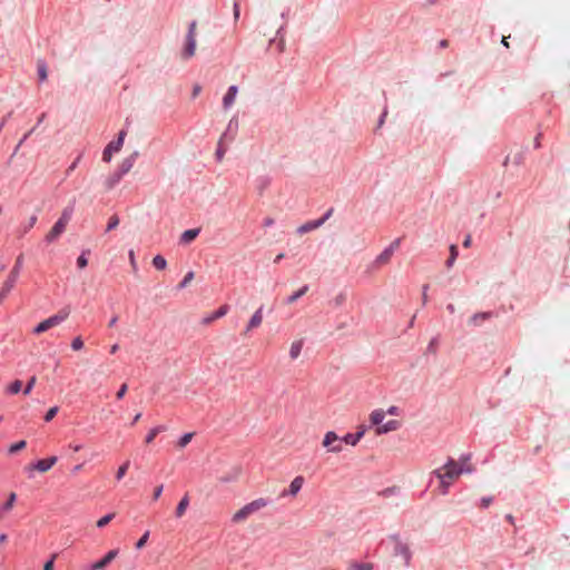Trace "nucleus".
Returning a JSON list of instances; mask_svg holds the SVG:
<instances>
[{"label": "nucleus", "mask_w": 570, "mask_h": 570, "mask_svg": "<svg viewBox=\"0 0 570 570\" xmlns=\"http://www.w3.org/2000/svg\"><path fill=\"white\" fill-rule=\"evenodd\" d=\"M199 233H200V228H191V229L185 230L180 235V243L181 244L191 243L199 235Z\"/></svg>", "instance_id": "b1692460"}, {"label": "nucleus", "mask_w": 570, "mask_h": 570, "mask_svg": "<svg viewBox=\"0 0 570 570\" xmlns=\"http://www.w3.org/2000/svg\"><path fill=\"white\" fill-rule=\"evenodd\" d=\"M385 417V412L382 409L374 410L370 415V421L373 425L380 426Z\"/></svg>", "instance_id": "a878e982"}, {"label": "nucleus", "mask_w": 570, "mask_h": 570, "mask_svg": "<svg viewBox=\"0 0 570 570\" xmlns=\"http://www.w3.org/2000/svg\"><path fill=\"white\" fill-rule=\"evenodd\" d=\"M228 311H229V305L223 304L218 309H216L215 312L203 317L202 324L209 325L212 322L225 316L228 313Z\"/></svg>", "instance_id": "f8f14e48"}, {"label": "nucleus", "mask_w": 570, "mask_h": 570, "mask_svg": "<svg viewBox=\"0 0 570 570\" xmlns=\"http://www.w3.org/2000/svg\"><path fill=\"white\" fill-rule=\"evenodd\" d=\"M73 212H75V200H72L68 206H66L62 212H61V215L59 217V222H62V224L67 225L72 215H73Z\"/></svg>", "instance_id": "5701e85b"}, {"label": "nucleus", "mask_w": 570, "mask_h": 570, "mask_svg": "<svg viewBox=\"0 0 570 570\" xmlns=\"http://www.w3.org/2000/svg\"><path fill=\"white\" fill-rule=\"evenodd\" d=\"M524 158H525V150H520L519 153H517L513 157V164L517 165V166H520L523 164L524 161Z\"/></svg>", "instance_id": "864d4df0"}, {"label": "nucleus", "mask_w": 570, "mask_h": 570, "mask_svg": "<svg viewBox=\"0 0 570 570\" xmlns=\"http://www.w3.org/2000/svg\"><path fill=\"white\" fill-rule=\"evenodd\" d=\"M127 132L126 130H120L117 135V138L111 140L102 151V161L110 163L114 153H118L122 145Z\"/></svg>", "instance_id": "39448f33"}, {"label": "nucleus", "mask_w": 570, "mask_h": 570, "mask_svg": "<svg viewBox=\"0 0 570 570\" xmlns=\"http://www.w3.org/2000/svg\"><path fill=\"white\" fill-rule=\"evenodd\" d=\"M139 156V153L138 151H134L132 154H130L128 157H126L125 159H122V161L120 163V165L118 166V169L124 174H128L130 171V169L132 168L136 159L138 158Z\"/></svg>", "instance_id": "dca6fc26"}, {"label": "nucleus", "mask_w": 570, "mask_h": 570, "mask_svg": "<svg viewBox=\"0 0 570 570\" xmlns=\"http://www.w3.org/2000/svg\"><path fill=\"white\" fill-rule=\"evenodd\" d=\"M118 225H119V217L117 215H112L109 218V222L106 227V232H110V230L115 229Z\"/></svg>", "instance_id": "3c124183"}, {"label": "nucleus", "mask_w": 570, "mask_h": 570, "mask_svg": "<svg viewBox=\"0 0 570 570\" xmlns=\"http://www.w3.org/2000/svg\"><path fill=\"white\" fill-rule=\"evenodd\" d=\"M125 175L117 168L104 181L106 190H111Z\"/></svg>", "instance_id": "a211bd4d"}, {"label": "nucleus", "mask_w": 570, "mask_h": 570, "mask_svg": "<svg viewBox=\"0 0 570 570\" xmlns=\"http://www.w3.org/2000/svg\"><path fill=\"white\" fill-rule=\"evenodd\" d=\"M194 276L195 274L193 271L188 272L183 278V281L177 285V289L185 288L194 279Z\"/></svg>", "instance_id": "a18cd8bd"}, {"label": "nucleus", "mask_w": 570, "mask_h": 570, "mask_svg": "<svg viewBox=\"0 0 570 570\" xmlns=\"http://www.w3.org/2000/svg\"><path fill=\"white\" fill-rule=\"evenodd\" d=\"M439 344H440L439 335L432 337L426 346L425 354L436 355L438 350H439Z\"/></svg>", "instance_id": "7c9ffc66"}, {"label": "nucleus", "mask_w": 570, "mask_h": 570, "mask_svg": "<svg viewBox=\"0 0 570 570\" xmlns=\"http://www.w3.org/2000/svg\"><path fill=\"white\" fill-rule=\"evenodd\" d=\"M66 226L67 225L62 224V222L57 220L46 235L45 240L47 243H53L65 232Z\"/></svg>", "instance_id": "4468645a"}, {"label": "nucleus", "mask_w": 570, "mask_h": 570, "mask_svg": "<svg viewBox=\"0 0 570 570\" xmlns=\"http://www.w3.org/2000/svg\"><path fill=\"white\" fill-rule=\"evenodd\" d=\"M285 26H281L276 32V38L269 40V46L276 43L278 52L285 50V38H284Z\"/></svg>", "instance_id": "aec40b11"}, {"label": "nucleus", "mask_w": 570, "mask_h": 570, "mask_svg": "<svg viewBox=\"0 0 570 570\" xmlns=\"http://www.w3.org/2000/svg\"><path fill=\"white\" fill-rule=\"evenodd\" d=\"M90 252L87 249V250H82V253L79 255V257L77 258V266L82 269L85 268L87 265H88V258H87V255L89 254Z\"/></svg>", "instance_id": "37998d69"}, {"label": "nucleus", "mask_w": 570, "mask_h": 570, "mask_svg": "<svg viewBox=\"0 0 570 570\" xmlns=\"http://www.w3.org/2000/svg\"><path fill=\"white\" fill-rule=\"evenodd\" d=\"M163 490H164V485H163V484H160V485L156 487V488H155V490H154L153 499H154V500H158V499H159V497H160V495H161V493H163Z\"/></svg>", "instance_id": "338daca9"}, {"label": "nucleus", "mask_w": 570, "mask_h": 570, "mask_svg": "<svg viewBox=\"0 0 570 570\" xmlns=\"http://www.w3.org/2000/svg\"><path fill=\"white\" fill-rule=\"evenodd\" d=\"M302 347H303L302 341L293 342L291 345V350H289L291 358H293V360L297 358L302 352Z\"/></svg>", "instance_id": "72a5a7b5"}, {"label": "nucleus", "mask_w": 570, "mask_h": 570, "mask_svg": "<svg viewBox=\"0 0 570 570\" xmlns=\"http://www.w3.org/2000/svg\"><path fill=\"white\" fill-rule=\"evenodd\" d=\"M127 390H128V385H127L126 383H124V384L119 387V390H118V392H117V394H116L117 399H118V400H121V399L125 396V394H126Z\"/></svg>", "instance_id": "680f3d73"}, {"label": "nucleus", "mask_w": 570, "mask_h": 570, "mask_svg": "<svg viewBox=\"0 0 570 570\" xmlns=\"http://www.w3.org/2000/svg\"><path fill=\"white\" fill-rule=\"evenodd\" d=\"M129 261H130V265L132 267V269L136 272L137 271V263H136V258H135V253L132 249L129 250Z\"/></svg>", "instance_id": "69168bd1"}, {"label": "nucleus", "mask_w": 570, "mask_h": 570, "mask_svg": "<svg viewBox=\"0 0 570 570\" xmlns=\"http://www.w3.org/2000/svg\"><path fill=\"white\" fill-rule=\"evenodd\" d=\"M47 114L42 112L40 117L38 118L37 125L31 128L18 142V145L14 148L13 155L18 151V149L21 147V145L29 138V136L36 130V128L45 120Z\"/></svg>", "instance_id": "bb28decb"}, {"label": "nucleus", "mask_w": 570, "mask_h": 570, "mask_svg": "<svg viewBox=\"0 0 570 570\" xmlns=\"http://www.w3.org/2000/svg\"><path fill=\"white\" fill-rule=\"evenodd\" d=\"M233 13H234V19L238 20L239 19V14H240V10H239V2L237 0H235L234 4H233Z\"/></svg>", "instance_id": "e2e57ef3"}, {"label": "nucleus", "mask_w": 570, "mask_h": 570, "mask_svg": "<svg viewBox=\"0 0 570 570\" xmlns=\"http://www.w3.org/2000/svg\"><path fill=\"white\" fill-rule=\"evenodd\" d=\"M26 445H27V442L24 440H21L17 443L11 444L8 452L10 454L17 453L18 451L23 450L26 448Z\"/></svg>", "instance_id": "49530a36"}, {"label": "nucleus", "mask_w": 570, "mask_h": 570, "mask_svg": "<svg viewBox=\"0 0 570 570\" xmlns=\"http://www.w3.org/2000/svg\"><path fill=\"white\" fill-rule=\"evenodd\" d=\"M22 389V382L20 380H14L7 389L9 394H17Z\"/></svg>", "instance_id": "a19ab883"}, {"label": "nucleus", "mask_w": 570, "mask_h": 570, "mask_svg": "<svg viewBox=\"0 0 570 570\" xmlns=\"http://www.w3.org/2000/svg\"><path fill=\"white\" fill-rule=\"evenodd\" d=\"M150 532L147 530L141 538L136 542V549H141L145 547L146 542L148 541Z\"/></svg>", "instance_id": "5fc2aeb1"}, {"label": "nucleus", "mask_w": 570, "mask_h": 570, "mask_svg": "<svg viewBox=\"0 0 570 570\" xmlns=\"http://www.w3.org/2000/svg\"><path fill=\"white\" fill-rule=\"evenodd\" d=\"M69 314H70V308L68 306L61 308L57 314H55V315L48 317L47 320L40 322L33 328V333L35 334H41V333L48 331L49 328L61 324L62 322H65L68 318Z\"/></svg>", "instance_id": "7ed1b4c3"}, {"label": "nucleus", "mask_w": 570, "mask_h": 570, "mask_svg": "<svg viewBox=\"0 0 570 570\" xmlns=\"http://www.w3.org/2000/svg\"><path fill=\"white\" fill-rule=\"evenodd\" d=\"M83 347V341L80 336H77L71 342V348L73 351H79Z\"/></svg>", "instance_id": "6e6d98bb"}, {"label": "nucleus", "mask_w": 570, "mask_h": 570, "mask_svg": "<svg viewBox=\"0 0 570 570\" xmlns=\"http://www.w3.org/2000/svg\"><path fill=\"white\" fill-rule=\"evenodd\" d=\"M224 140L225 139L220 138L217 144V148H216V153H215L217 161H222V159L224 158V155L226 153V148L224 147Z\"/></svg>", "instance_id": "ea45409f"}, {"label": "nucleus", "mask_w": 570, "mask_h": 570, "mask_svg": "<svg viewBox=\"0 0 570 570\" xmlns=\"http://www.w3.org/2000/svg\"><path fill=\"white\" fill-rule=\"evenodd\" d=\"M304 484V478L302 475H297L294 478L289 484V488L287 490H284L281 493V497L292 495L295 497L302 489Z\"/></svg>", "instance_id": "ddd939ff"}, {"label": "nucleus", "mask_w": 570, "mask_h": 570, "mask_svg": "<svg viewBox=\"0 0 570 570\" xmlns=\"http://www.w3.org/2000/svg\"><path fill=\"white\" fill-rule=\"evenodd\" d=\"M494 316L493 312H479L471 316L470 323L473 325H479L482 321H488Z\"/></svg>", "instance_id": "393cba45"}, {"label": "nucleus", "mask_w": 570, "mask_h": 570, "mask_svg": "<svg viewBox=\"0 0 570 570\" xmlns=\"http://www.w3.org/2000/svg\"><path fill=\"white\" fill-rule=\"evenodd\" d=\"M401 423L397 420H390L386 423L376 428V434H386L392 431H396L400 428Z\"/></svg>", "instance_id": "412c9836"}, {"label": "nucleus", "mask_w": 570, "mask_h": 570, "mask_svg": "<svg viewBox=\"0 0 570 570\" xmlns=\"http://www.w3.org/2000/svg\"><path fill=\"white\" fill-rule=\"evenodd\" d=\"M115 518V513H108L97 521L98 528H104Z\"/></svg>", "instance_id": "09e8293b"}, {"label": "nucleus", "mask_w": 570, "mask_h": 570, "mask_svg": "<svg viewBox=\"0 0 570 570\" xmlns=\"http://www.w3.org/2000/svg\"><path fill=\"white\" fill-rule=\"evenodd\" d=\"M37 219H38L37 215H32L29 218L28 224L24 226L23 232L27 233L28 230H30L35 226V224L37 223Z\"/></svg>", "instance_id": "13d9d810"}, {"label": "nucleus", "mask_w": 570, "mask_h": 570, "mask_svg": "<svg viewBox=\"0 0 570 570\" xmlns=\"http://www.w3.org/2000/svg\"><path fill=\"white\" fill-rule=\"evenodd\" d=\"M118 554V550L108 551L104 558L91 563L86 570H104Z\"/></svg>", "instance_id": "9d476101"}, {"label": "nucleus", "mask_w": 570, "mask_h": 570, "mask_svg": "<svg viewBox=\"0 0 570 570\" xmlns=\"http://www.w3.org/2000/svg\"><path fill=\"white\" fill-rule=\"evenodd\" d=\"M392 255V249L386 247L380 255H377L375 263L379 265H383L390 261Z\"/></svg>", "instance_id": "473e14b6"}, {"label": "nucleus", "mask_w": 570, "mask_h": 570, "mask_svg": "<svg viewBox=\"0 0 570 570\" xmlns=\"http://www.w3.org/2000/svg\"><path fill=\"white\" fill-rule=\"evenodd\" d=\"M17 500V495L14 492L10 493L7 501L2 504L1 510L4 512L10 511L13 508V504Z\"/></svg>", "instance_id": "e433bc0d"}, {"label": "nucleus", "mask_w": 570, "mask_h": 570, "mask_svg": "<svg viewBox=\"0 0 570 570\" xmlns=\"http://www.w3.org/2000/svg\"><path fill=\"white\" fill-rule=\"evenodd\" d=\"M188 504H189V497H188V494H185L180 499V501L176 508V511H175L176 518H181L184 515V513L186 512V509L188 508Z\"/></svg>", "instance_id": "cd10ccee"}, {"label": "nucleus", "mask_w": 570, "mask_h": 570, "mask_svg": "<svg viewBox=\"0 0 570 570\" xmlns=\"http://www.w3.org/2000/svg\"><path fill=\"white\" fill-rule=\"evenodd\" d=\"M323 446L327 448L328 452L340 453L343 448L341 445L340 436L334 431H328L323 439Z\"/></svg>", "instance_id": "0eeeda50"}, {"label": "nucleus", "mask_w": 570, "mask_h": 570, "mask_svg": "<svg viewBox=\"0 0 570 570\" xmlns=\"http://www.w3.org/2000/svg\"><path fill=\"white\" fill-rule=\"evenodd\" d=\"M238 130V118L236 116H234L228 125H227V128L226 130L224 131V134L222 135V139H228V140H234L235 136H236V132Z\"/></svg>", "instance_id": "2eb2a0df"}, {"label": "nucleus", "mask_w": 570, "mask_h": 570, "mask_svg": "<svg viewBox=\"0 0 570 570\" xmlns=\"http://www.w3.org/2000/svg\"><path fill=\"white\" fill-rule=\"evenodd\" d=\"M166 430V426L165 425H157L155 428H153L146 435V439H145V442L147 444L151 443L155 438L158 435V433L163 432Z\"/></svg>", "instance_id": "2f4dec72"}, {"label": "nucleus", "mask_w": 570, "mask_h": 570, "mask_svg": "<svg viewBox=\"0 0 570 570\" xmlns=\"http://www.w3.org/2000/svg\"><path fill=\"white\" fill-rule=\"evenodd\" d=\"M366 428L361 425L358 431L355 433H346L344 436L340 438L341 442H344L348 445L355 446L360 440L364 436Z\"/></svg>", "instance_id": "9b49d317"}, {"label": "nucleus", "mask_w": 570, "mask_h": 570, "mask_svg": "<svg viewBox=\"0 0 570 570\" xmlns=\"http://www.w3.org/2000/svg\"><path fill=\"white\" fill-rule=\"evenodd\" d=\"M59 411V407L58 406H52L50 407L47 413L45 414V421L46 422H50L55 416L56 414L58 413Z\"/></svg>", "instance_id": "603ef678"}, {"label": "nucleus", "mask_w": 570, "mask_h": 570, "mask_svg": "<svg viewBox=\"0 0 570 570\" xmlns=\"http://www.w3.org/2000/svg\"><path fill=\"white\" fill-rule=\"evenodd\" d=\"M262 322H263V306H261L250 317V320L246 326L245 334H247L249 331L258 327L262 324Z\"/></svg>", "instance_id": "6ab92c4d"}, {"label": "nucleus", "mask_w": 570, "mask_h": 570, "mask_svg": "<svg viewBox=\"0 0 570 570\" xmlns=\"http://www.w3.org/2000/svg\"><path fill=\"white\" fill-rule=\"evenodd\" d=\"M35 384H36V376H32V377H30V380L27 382V384H26V386H24V389H23V394H24V395H28V394L32 391V389H33Z\"/></svg>", "instance_id": "4d7b16f0"}, {"label": "nucleus", "mask_w": 570, "mask_h": 570, "mask_svg": "<svg viewBox=\"0 0 570 570\" xmlns=\"http://www.w3.org/2000/svg\"><path fill=\"white\" fill-rule=\"evenodd\" d=\"M399 491H400V489L397 487L393 485V487H389V488L381 490L379 492V495H381L383 498H389V497L397 494Z\"/></svg>", "instance_id": "58836bf2"}, {"label": "nucleus", "mask_w": 570, "mask_h": 570, "mask_svg": "<svg viewBox=\"0 0 570 570\" xmlns=\"http://www.w3.org/2000/svg\"><path fill=\"white\" fill-rule=\"evenodd\" d=\"M193 436H194V433H191V432H188V433L183 434V435L179 438V440H178V442H177V445H178L179 448H185V446H186V445L191 441Z\"/></svg>", "instance_id": "c03bdc74"}, {"label": "nucleus", "mask_w": 570, "mask_h": 570, "mask_svg": "<svg viewBox=\"0 0 570 570\" xmlns=\"http://www.w3.org/2000/svg\"><path fill=\"white\" fill-rule=\"evenodd\" d=\"M346 297H345V294L343 293H340L334 299H333V303L335 306H341L344 304Z\"/></svg>", "instance_id": "052dcab7"}, {"label": "nucleus", "mask_w": 570, "mask_h": 570, "mask_svg": "<svg viewBox=\"0 0 570 570\" xmlns=\"http://www.w3.org/2000/svg\"><path fill=\"white\" fill-rule=\"evenodd\" d=\"M38 68V78L40 82H43L47 80L48 77V68L45 60H39L37 63Z\"/></svg>", "instance_id": "c756f323"}, {"label": "nucleus", "mask_w": 570, "mask_h": 570, "mask_svg": "<svg viewBox=\"0 0 570 570\" xmlns=\"http://www.w3.org/2000/svg\"><path fill=\"white\" fill-rule=\"evenodd\" d=\"M129 464H130V462H129V461H126L125 463H122V464L118 468V470H117V472H116V479H117L118 481H120V480L125 476V474H126V472H127V470H128V468H129Z\"/></svg>", "instance_id": "de8ad7c7"}, {"label": "nucleus", "mask_w": 570, "mask_h": 570, "mask_svg": "<svg viewBox=\"0 0 570 570\" xmlns=\"http://www.w3.org/2000/svg\"><path fill=\"white\" fill-rule=\"evenodd\" d=\"M237 92H238V87L236 85H232L227 89V92L225 94V96L223 98V107L225 110L229 109L233 106Z\"/></svg>", "instance_id": "f3484780"}, {"label": "nucleus", "mask_w": 570, "mask_h": 570, "mask_svg": "<svg viewBox=\"0 0 570 570\" xmlns=\"http://www.w3.org/2000/svg\"><path fill=\"white\" fill-rule=\"evenodd\" d=\"M433 474L440 480V490L442 494H448L449 488L453 480H449L448 478L441 474V470L436 469L433 471Z\"/></svg>", "instance_id": "4be33fe9"}, {"label": "nucleus", "mask_w": 570, "mask_h": 570, "mask_svg": "<svg viewBox=\"0 0 570 570\" xmlns=\"http://www.w3.org/2000/svg\"><path fill=\"white\" fill-rule=\"evenodd\" d=\"M458 255H459V252H458V247H456V245H451V246H450V256H449V258H448V259H446V262H445V266H446L448 268H450V267H452V266H453V264H454V262H455V259H456Z\"/></svg>", "instance_id": "f704fd0d"}, {"label": "nucleus", "mask_w": 570, "mask_h": 570, "mask_svg": "<svg viewBox=\"0 0 570 570\" xmlns=\"http://www.w3.org/2000/svg\"><path fill=\"white\" fill-rule=\"evenodd\" d=\"M57 461H58L57 456H55V455L49 456V458L41 459V460L33 462L27 469L30 471L37 470L39 472H47L56 464Z\"/></svg>", "instance_id": "1a4fd4ad"}, {"label": "nucleus", "mask_w": 570, "mask_h": 570, "mask_svg": "<svg viewBox=\"0 0 570 570\" xmlns=\"http://www.w3.org/2000/svg\"><path fill=\"white\" fill-rule=\"evenodd\" d=\"M387 116V107H384L380 118H379V121H377V128L382 127L384 121H385V118Z\"/></svg>", "instance_id": "0e129e2a"}, {"label": "nucleus", "mask_w": 570, "mask_h": 570, "mask_svg": "<svg viewBox=\"0 0 570 570\" xmlns=\"http://www.w3.org/2000/svg\"><path fill=\"white\" fill-rule=\"evenodd\" d=\"M196 27H197V22L195 20H193L188 24V30H187L186 38H185V47H184V50L181 52V57L185 60L190 59L195 55V49H196Z\"/></svg>", "instance_id": "20e7f679"}, {"label": "nucleus", "mask_w": 570, "mask_h": 570, "mask_svg": "<svg viewBox=\"0 0 570 570\" xmlns=\"http://www.w3.org/2000/svg\"><path fill=\"white\" fill-rule=\"evenodd\" d=\"M55 558L56 556H52L48 561H46L43 570H53Z\"/></svg>", "instance_id": "774afa93"}, {"label": "nucleus", "mask_w": 570, "mask_h": 570, "mask_svg": "<svg viewBox=\"0 0 570 570\" xmlns=\"http://www.w3.org/2000/svg\"><path fill=\"white\" fill-rule=\"evenodd\" d=\"M308 288H309L308 285H303L298 291H296L292 295H289L285 299V303L286 304L295 303L298 298H301L303 295H305L307 293Z\"/></svg>", "instance_id": "c85d7f7f"}, {"label": "nucleus", "mask_w": 570, "mask_h": 570, "mask_svg": "<svg viewBox=\"0 0 570 570\" xmlns=\"http://www.w3.org/2000/svg\"><path fill=\"white\" fill-rule=\"evenodd\" d=\"M350 570H373L371 562H352Z\"/></svg>", "instance_id": "4c0bfd02"}, {"label": "nucleus", "mask_w": 570, "mask_h": 570, "mask_svg": "<svg viewBox=\"0 0 570 570\" xmlns=\"http://www.w3.org/2000/svg\"><path fill=\"white\" fill-rule=\"evenodd\" d=\"M18 278H19V276H18V275L12 274V273H9V275H8L7 279L4 281V283H3V284H4L7 287H9V288H11V289H12V288L14 287V285H16V283H17Z\"/></svg>", "instance_id": "8fccbe9b"}, {"label": "nucleus", "mask_w": 570, "mask_h": 570, "mask_svg": "<svg viewBox=\"0 0 570 570\" xmlns=\"http://www.w3.org/2000/svg\"><path fill=\"white\" fill-rule=\"evenodd\" d=\"M470 458H471L470 454H463L460 458V461H462L461 465H458V463L452 458H450L446 461V463L443 465V468L440 469L441 474L443 476L448 478L449 480H454L455 478H458L459 475H461L464 472L471 473L473 471V468L470 465H464V463L466 461H469Z\"/></svg>", "instance_id": "f257e3e1"}, {"label": "nucleus", "mask_w": 570, "mask_h": 570, "mask_svg": "<svg viewBox=\"0 0 570 570\" xmlns=\"http://www.w3.org/2000/svg\"><path fill=\"white\" fill-rule=\"evenodd\" d=\"M22 266H23V255H22V254H20V255L17 257L16 263H14V265H13L12 269L10 271V273L16 274V275H18V276H19V275H20V272H21V269H22Z\"/></svg>", "instance_id": "79ce46f5"}, {"label": "nucleus", "mask_w": 570, "mask_h": 570, "mask_svg": "<svg viewBox=\"0 0 570 570\" xmlns=\"http://www.w3.org/2000/svg\"><path fill=\"white\" fill-rule=\"evenodd\" d=\"M271 503L269 500L259 498L256 499L247 504H245L243 508H240L232 518V521L235 523L242 522L246 520L249 515L253 513L259 511L261 509L267 507Z\"/></svg>", "instance_id": "f03ea898"}, {"label": "nucleus", "mask_w": 570, "mask_h": 570, "mask_svg": "<svg viewBox=\"0 0 570 570\" xmlns=\"http://www.w3.org/2000/svg\"><path fill=\"white\" fill-rule=\"evenodd\" d=\"M153 266L158 271H164L167 266V261L161 255H156L153 258Z\"/></svg>", "instance_id": "c9c22d12"}, {"label": "nucleus", "mask_w": 570, "mask_h": 570, "mask_svg": "<svg viewBox=\"0 0 570 570\" xmlns=\"http://www.w3.org/2000/svg\"><path fill=\"white\" fill-rule=\"evenodd\" d=\"M333 212H334V208L331 207L321 218L315 219V220H309V222L303 224L302 226H299L297 232L299 234H303V233H307V232H311L313 229L321 227L332 216Z\"/></svg>", "instance_id": "6e6552de"}, {"label": "nucleus", "mask_w": 570, "mask_h": 570, "mask_svg": "<svg viewBox=\"0 0 570 570\" xmlns=\"http://www.w3.org/2000/svg\"><path fill=\"white\" fill-rule=\"evenodd\" d=\"M493 501V497H483L481 500H480V507L482 509H487Z\"/></svg>", "instance_id": "bf43d9fd"}, {"label": "nucleus", "mask_w": 570, "mask_h": 570, "mask_svg": "<svg viewBox=\"0 0 570 570\" xmlns=\"http://www.w3.org/2000/svg\"><path fill=\"white\" fill-rule=\"evenodd\" d=\"M390 539L395 541L394 554L402 556L404 558L405 566H410L412 552L406 543L400 540L399 534H391Z\"/></svg>", "instance_id": "423d86ee"}]
</instances>
